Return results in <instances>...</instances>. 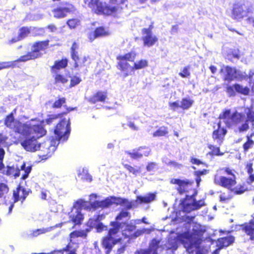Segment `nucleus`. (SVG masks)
Here are the masks:
<instances>
[{"instance_id":"nucleus-22","label":"nucleus","mask_w":254,"mask_h":254,"mask_svg":"<svg viewBox=\"0 0 254 254\" xmlns=\"http://www.w3.org/2000/svg\"><path fill=\"white\" fill-rule=\"evenodd\" d=\"M171 183L179 185L177 189L180 193L187 191L188 189L191 188V184L178 179H172Z\"/></svg>"},{"instance_id":"nucleus-33","label":"nucleus","mask_w":254,"mask_h":254,"mask_svg":"<svg viewBox=\"0 0 254 254\" xmlns=\"http://www.w3.org/2000/svg\"><path fill=\"white\" fill-rule=\"evenodd\" d=\"M36 30L34 27H23L20 30L19 37L22 39L26 37L29 34L34 32Z\"/></svg>"},{"instance_id":"nucleus-16","label":"nucleus","mask_w":254,"mask_h":254,"mask_svg":"<svg viewBox=\"0 0 254 254\" xmlns=\"http://www.w3.org/2000/svg\"><path fill=\"white\" fill-rule=\"evenodd\" d=\"M104 218L105 215L103 214L94 216L93 218L89 219L87 225L88 226L91 228H95L98 233L106 231L107 230V227L100 222Z\"/></svg>"},{"instance_id":"nucleus-24","label":"nucleus","mask_w":254,"mask_h":254,"mask_svg":"<svg viewBox=\"0 0 254 254\" xmlns=\"http://www.w3.org/2000/svg\"><path fill=\"white\" fill-rule=\"evenodd\" d=\"M150 153V149L148 148H140L137 150L129 153L130 157L133 159H139L143 156H147Z\"/></svg>"},{"instance_id":"nucleus-17","label":"nucleus","mask_w":254,"mask_h":254,"mask_svg":"<svg viewBox=\"0 0 254 254\" xmlns=\"http://www.w3.org/2000/svg\"><path fill=\"white\" fill-rule=\"evenodd\" d=\"M142 34V40L145 46H152L158 41L157 37L152 32V28L143 29Z\"/></svg>"},{"instance_id":"nucleus-38","label":"nucleus","mask_w":254,"mask_h":254,"mask_svg":"<svg viewBox=\"0 0 254 254\" xmlns=\"http://www.w3.org/2000/svg\"><path fill=\"white\" fill-rule=\"evenodd\" d=\"M168 133L167 128L165 127H161L158 128L155 132L153 133V136L157 137V136H162L166 135Z\"/></svg>"},{"instance_id":"nucleus-49","label":"nucleus","mask_w":254,"mask_h":254,"mask_svg":"<svg viewBox=\"0 0 254 254\" xmlns=\"http://www.w3.org/2000/svg\"><path fill=\"white\" fill-rule=\"evenodd\" d=\"M128 216V213L127 211H123L120 214L116 217V222L118 223V221L122 220L123 218H127ZM118 228H119V224H118ZM120 229V228H119Z\"/></svg>"},{"instance_id":"nucleus-20","label":"nucleus","mask_w":254,"mask_h":254,"mask_svg":"<svg viewBox=\"0 0 254 254\" xmlns=\"http://www.w3.org/2000/svg\"><path fill=\"white\" fill-rule=\"evenodd\" d=\"M4 154V150L2 148L0 147V171L2 170L4 167L2 161ZM4 182L3 178L0 176V195L4 193H7L8 191V188Z\"/></svg>"},{"instance_id":"nucleus-8","label":"nucleus","mask_w":254,"mask_h":254,"mask_svg":"<svg viewBox=\"0 0 254 254\" xmlns=\"http://www.w3.org/2000/svg\"><path fill=\"white\" fill-rule=\"evenodd\" d=\"M88 6L95 13L110 15L116 13L119 10V6H110L106 3L100 1L99 0H90Z\"/></svg>"},{"instance_id":"nucleus-13","label":"nucleus","mask_w":254,"mask_h":254,"mask_svg":"<svg viewBox=\"0 0 254 254\" xmlns=\"http://www.w3.org/2000/svg\"><path fill=\"white\" fill-rule=\"evenodd\" d=\"M194 193L191 196L187 195L186 199L182 203V207L184 212H190V211L197 209L204 205L203 200L196 201L194 198Z\"/></svg>"},{"instance_id":"nucleus-36","label":"nucleus","mask_w":254,"mask_h":254,"mask_svg":"<svg viewBox=\"0 0 254 254\" xmlns=\"http://www.w3.org/2000/svg\"><path fill=\"white\" fill-rule=\"evenodd\" d=\"M78 177L81 180H86L89 182L92 181L91 176L88 174L87 170L84 169H82L81 171H79Z\"/></svg>"},{"instance_id":"nucleus-47","label":"nucleus","mask_w":254,"mask_h":254,"mask_svg":"<svg viewBox=\"0 0 254 254\" xmlns=\"http://www.w3.org/2000/svg\"><path fill=\"white\" fill-rule=\"evenodd\" d=\"M55 80L56 83L63 84L66 83L68 81L67 78L60 74H57L55 77Z\"/></svg>"},{"instance_id":"nucleus-55","label":"nucleus","mask_w":254,"mask_h":254,"mask_svg":"<svg viewBox=\"0 0 254 254\" xmlns=\"http://www.w3.org/2000/svg\"><path fill=\"white\" fill-rule=\"evenodd\" d=\"M169 105L171 110L175 111L179 108H180L181 103L179 101H176L170 102Z\"/></svg>"},{"instance_id":"nucleus-23","label":"nucleus","mask_w":254,"mask_h":254,"mask_svg":"<svg viewBox=\"0 0 254 254\" xmlns=\"http://www.w3.org/2000/svg\"><path fill=\"white\" fill-rule=\"evenodd\" d=\"M120 69L124 72L125 76H128L131 71H133V66H131L127 61L120 60L118 64Z\"/></svg>"},{"instance_id":"nucleus-2","label":"nucleus","mask_w":254,"mask_h":254,"mask_svg":"<svg viewBox=\"0 0 254 254\" xmlns=\"http://www.w3.org/2000/svg\"><path fill=\"white\" fill-rule=\"evenodd\" d=\"M220 121L217 123V129L213 133V138L216 140L218 144L223 141V137L226 133V127L237 125L243 123L246 120L244 112L239 113L237 111L231 114L230 110H226L219 116Z\"/></svg>"},{"instance_id":"nucleus-4","label":"nucleus","mask_w":254,"mask_h":254,"mask_svg":"<svg viewBox=\"0 0 254 254\" xmlns=\"http://www.w3.org/2000/svg\"><path fill=\"white\" fill-rule=\"evenodd\" d=\"M182 243L187 252L190 254H208L207 249H204L200 246L201 240L198 234H190L185 233L182 237Z\"/></svg>"},{"instance_id":"nucleus-64","label":"nucleus","mask_w":254,"mask_h":254,"mask_svg":"<svg viewBox=\"0 0 254 254\" xmlns=\"http://www.w3.org/2000/svg\"><path fill=\"white\" fill-rule=\"evenodd\" d=\"M47 28L50 32L56 33L58 32L57 28L54 25H50L48 26Z\"/></svg>"},{"instance_id":"nucleus-18","label":"nucleus","mask_w":254,"mask_h":254,"mask_svg":"<svg viewBox=\"0 0 254 254\" xmlns=\"http://www.w3.org/2000/svg\"><path fill=\"white\" fill-rule=\"evenodd\" d=\"M249 9L246 4H236L233 7L232 16L234 18L240 20L247 15Z\"/></svg>"},{"instance_id":"nucleus-7","label":"nucleus","mask_w":254,"mask_h":254,"mask_svg":"<svg viewBox=\"0 0 254 254\" xmlns=\"http://www.w3.org/2000/svg\"><path fill=\"white\" fill-rule=\"evenodd\" d=\"M113 204H121L127 209L136 207L137 202L135 201L129 202L127 199L120 197L110 196L106 198L104 200L96 201L95 206H101V208L108 207Z\"/></svg>"},{"instance_id":"nucleus-28","label":"nucleus","mask_w":254,"mask_h":254,"mask_svg":"<svg viewBox=\"0 0 254 254\" xmlns=\"http://www.w3.org/2000/svg\"><path fill=\"white\" fill-rule=\"evenodd\" d=\"M234 238L232 236H228L227 237L221 238L218 240L217 242V246L219 249L224 247H227L233 243Z\"/></svg>"},{"instance_id":"nucleus-41","label":"nucleus","mask_w":254,"mask_h":254,"mask_svg":"<svg viewBox=\"0 0 254 254\" xmlns=\"http://www.w3.org/2000/svg\"><path fill=\"white\" fill-rule=\"evenodd\" d=\"M246 190L247 189L244 186L238 185L235 188L233 187L231 191L237 194H240L244 193Z\"/></svg>"},{"instance_id":"nucleus-6","label":"nucleus","mask_w":254,"mask_h":254,"mask_svg":"<svg viewBox=\"0 0 254 254\" xmlns=\"http://www.w3.org/2000/svg\"><path fill=\"white\" fill-rule=\"evenodd\" d=\"M235 171L229 168L218 170L214 176V183L230 190L236 184Z\"/></svg>"},{"instance_id":"nucleus-63","label":"nucleus","mask_w":254,"mask_h":254,"mask_svg":"<svg viewBox=\"0 0 254 254\" xmlns=\"http://www.w3.org/2000/svg\"><path fill=\"white\" fill-rule=\"evenodd\" d=\"M128 126L133 130H137L139 129L138 127L132 122H129Z\"/></svg>"},{"instance_id":"nucleus-3","label":"nucleus","mask_w":254,"mask_h":254,"mask_svg":"<svg viewBox=\"0 0 254 254\" xmlns=\"http://www.w3.org/2000/svg\"><path fill=\"white\" fill-rule=\"evenodd\" d=\"M111 224L113 228L109 230V235L103 240L102 245L106 250V253H109L113 246L119 243L121 246L118 248L117 254H121L125 251L127 242L125 239L127 238L125 237L123 239L124 233L119 230L117 222H111Z\"/></svg>"},{"instance_id":"nucleus-62","label":"nucleus","mask_w":254,"mask_h":254,"mask_svg":"<svg viewBox=\"0 0 254 254\" xmlns=\"http://www.w3.org/2000/svg\"><path fill=\"white\" fill-rule=\"evenodd\" d=\"M57 116L56 115H52L49 116V118L46 120V122L47 124H50L53 121L57 119Z\"/></svg>"},{"instance_id":"nucleus-53","label":"nucleus","mask_w":254,"mask_h":254,"mask_svg":"<svg viewBox=\"0 0 254 254\" xmlns=\"http://www.w3.org/2000/svg\"><path fill=\"white\" fill-rule=\"evenodd\" d=\"M220 201L222 202H227L231 198V196L230 194L222 193L219 196Z\"/></svg>"},{"instance_id":"nucleus-19","label":"nucleus","mask_w":254,"mask_h":254,"mask_svg":"<svg viewBox=\"0 0 254 254\" xmlns=\"http://www.w3.org/2000/svg\"><path fill=\"white\" fill-rule=\"evenodd\" d=\"M160 242L156 239L152 241L147 250H140L137 251L135 254H158L162 251V248L159 246Z\"/></svg>"},{"instance_id":"nucleus-9","label":"nucleus","mask_w":254,"mask_h":254,"mask_svg":"<svg viewBox=\"0 0 254 254\" xmlns=\"http://www.w3.org/2000/svg\"><path fill=\"white\" fill-rule=\"evenodd\" d=\"M70 131L69 119H63L56 126L54 130L55 140L64 141L68 139Z\"/></svg>"},{"instance_id":"nucleus-21","label":"nucleus","mask_w":254,"mask_h":254,"mask_svg":"<svg viewBox=\"0 0 254 254\" xmlns=\"http://www.w3.org/2000/svg\"><path fill=\"white\" fill-rule=\"evenodd\" d=\"M28 194V191L25 190L21 186H19L15 190L13 191L14 203L18 201H23Z\"/></svg>"},{"instance_id":"nucleus-52","label":"nucleus","mask_w":254,"mask_h":254,"mask_svg":"<svg viewBox=\"0 0 254 254\" xmlns=\"http://www.w3.org/2000/svg\"><path fill=\"white\" fill-rule=\"evenodd\" d=\"M252 219L250 220L249 223H246L243 227V230L244 231L246 230V228L247 227L250 226L251 227V229L254 228V213L251 216Z\"/></svg>"},{"instance_id":"nucleus-15","label":"nucleus","mask_w":254,"mask_h":254,"mask_svg":"<svg viewBox=\"0 0 254 254\" xmlns=\"http://www.w3.org/2000/svg\"><path fill=\"white\" fill-rule=\"evenodd\" d=\"M58 140H55L52 136L50 140L41 144V147L39 150L43 152V156L49 157L56 150V147L59 144Z\"/></svg>"},{"instance_id":"nucleus-14","label":"nucleus","mask_w":254,"mask_h":254,"mask_svg":"<svg viewBox=\"0 0 254 254\" xmlns=\"http://www.w3.org/2000/svg\"><path fill=\"white\" fill-rule=\"evenodd\" d=\"M86 236V234L83 231H74L70 234V242L66 248L60 251H55L54 252H60L63 254L64 252H65V254H76L75 252L77 248V245L72 242L73 239L78 237H85Z\"/></svg>"},{"instance_id":"nucleus-12","label":"nucleus","mask_w":254,"mask_h":254,"mask_svg":"<svg viewBox=\"0 0 254 254\" xmlns=\"http://www.w3.org/2000/svg\"><path fill=\"white\" fill-rule=\"evenodd\" d=\"M1 171L3 173L7 175L13 176L15 177L19 176L20 171H24L25 174L23 175L22 179H25L31 171V166H26L25 164L23 163L19 167L18 166L16 167L14 166L8 167L6 169L3 168Z\"/></svg>"},{"instance_id":"nucleus-54","label":"nucleus","mask_w":254,"mask_h":254,"mask_svg":"<svg viewBox=\"0 0 254 254\" xmlns=\"http://www.w3.org/2000/svg\"><path fill=\"white\" fill-rule=\"evenodd\" d=\"M246 233L250 236V239L252 240H254V228L251 229V227L250 226L247 227L246 228V230L245 231Z\"/></svg>"},{"instance_id":"nucleus-32","label":"nucleus","mask_w":254,"mask_h":254,"mask_svg":"<svg viewBox=\"0 0 254 254\" xmlns=\"http://www.w3.org/2000/svg\"><path fill=\"white\" fill-rule=\"evenodd\" d=\"M148 62L146 60L141 59L134 62L133 64L134 70L140 69L148 66Z\"/></svg>"},{"instance_id":"nucleus-43","label":"nucleus","mask_w":254,"mask_h":254,"mask_svg":"<svg viewBox=\"0 0 254 254\" xmlns=\"http://www.w3.org/2000/svg\"><path fill=\"white\" fill-rule=\"evenodd\" d=\"M254 135V132L252 133L250 136L248 137V140L244 144V149L245 151H247L250 148H252L254 144V142L250 139Z\"/></svg>"},{"instance_id":"nucleus-27","label":"nucleus","mask_w":254,"mask_h":254,"mask_svg":"<svg viewBox=\"0 0 254 254\" xmlns=\"http://www.w3.org/2000/svg\"><path fill=\"white\" fill-rule=\"evenodd\" d=\"M155 197L156 194L153 193L147 194L143 196H138L136 199V202H137V204L148 203L155 200Z\"/></svg>"},{"instance_id":"nucleus-40","label":"nucleus","mask_w":254,"mask_h":254,"mask_svg":"<svg viewBox=\"0 0 254 254\" xmlns=\"http://www.w3.org/2000/svg\"><path fill=\"white\" fill-rule=\"evenodd\" d=\"M51 228L38 229L33 230L30 234L31 237H37L40 234H45L51 230Z\"/></svg>"},{"instance_id":"nucleus-48","label":"nucleus","mask_w":254,"mask_h":254,"mask_svg":"<svg viewBox=\"0 0 254 254\" xmlns=\"http://www.w3.org/2000/svg\"><path fill=\"white\" fill-rule=\"evenodd\" d=\"M125 167L129 172L132 173L134 175H136L137 173L140 172V167L135 168L128 165H125Z\"/></svg>"},{"instance_id":"nucleus-5","label":"nucleus","mask_w":254,"mask_h":254,"mask_svg":"<svg viewBox=\"0 0 254 254\" xmlns=\"http://www.w3.org/2000/svg\"><path fill=\"white\" fill-rule=\"evenodd\" d=\"M96 201L91 203L83 199L77 200L74 204L73 208L69 215V218L71 221L75 224H80L83 220V214L81 213V210L84 209L89 211L95 210V208H101V206H95Z\"/></svg>"},{"instance_id":"nucleus-34","label":"nucleus","mask_w":254,"mask_h":254,"mask_svg":"<svg viewBox=\"0 0 254 254\" xmlns=\"http://www.w3.org/2000/svg\"><path fill=\"white\" fill-rule=\"evenodd\" d=\"M234 88L236 92L244 95H248L250 91L249 88L246 86H243L239 84H234Z\"/></svg>"},{"instance_id":"nucleus-10","label":"nucleus","mask_w":254,"mask_h":254,"mask_svg":"<svg viewBox=\"0 0 254 254\" xmlns=\"http://www.w3.org/2000/svg\"><path fill=\"white\" fill-rule=\"evenodd\" d=\"M220 72L222 74L225 80L232 81L235 79L243 80L247 78V75L245 73L237 70L235 67H232L228 65H223Z\"/></svg>"},{"instance_id":"nucleus-42","label":"nucleus","mask_w":254,"mask_h":254,"mask_svg":"<svg viewBox=\"0 0 254 254\" xmlns=\"http://www.w3.org/2000/svg\"><path fill=\"white\" fill-rule=\"evenodd\" d=\"M67 24L70 28H75L80 24V20L77 18L69 19L67 21Z\"/></svg>"},{"instance_id":"nucleus-39","label":"nucleus","mask_w":254,"mask_h":254,"mask_svg":"<svg viewBox=\"0 0 254 254\" xmlns=\"http://www.w3.org/2000/svg\"><path fill=\"white\" fill-rule=\"evenodd\" d=\"M110 33L108 30H106L103 27H99L95 30V34L96 35L97 38L99 37L105 36L109 35Z\"/></svg>"},{"instance_id":"nucleus-26","label":"nucleus","mask_w":254,"mask_h":254,"mask_svg":"<svg viewBox=\"0 0 254 254\" xmlns=\"http://www.w3.org/2000/svg\"><path fill=\"white\" fill-rule=\"evenodd\" d=\"M73 7L72 5L68 7L59 8L53 10L54 15L57 18H62L66 15V13L72 11Z\"/></svg>"},{"instance_id":"nucleus-1","label":"nucleus","mask_w":254,"mask_h":254,"mask_svg":"<svg viewBox=\"0 0 254 254\" xmlns=\"http://www.w3.org/2000/svg\"><path fill=\"white\" fill-rule=\"evenodd\" d=\"M5 125L23 137L20 139V143L26 151L35 152L40 148L41 144L38 142L37 139L45 135L46 130L41 124L35 120L22 123L15 120L13 115L10 114L5 119Z\"/></svg>"},{"instance_id":"nucleus-46","label":"nucleus","mask_w":254,"mask_h":254,"mask_svg":"<svg viewBox=\"0 0 254 254\" xmlns=\"http://www.w3.org/2000/svg\"><path fill=\"white\" fill-rule=\"evenodd\" d=\"M79 47L78 45L76 43L74 42L71 46V57L72 59L76 58V56L78 55V52L77 50Z\"/></svg>"},{"instance_id":"nucleus-61","label":"nucleus","mask_w":254,"mask_h":254,"mask_svg":"<svg viewBox=\"0 0 254 254\" xmlns=\"http://www.w3.org/2000/svg\"><path fill=\"white\" fill-rule=\"evenodd\" d=\"M12 64L10 62H5L0 63V70L4 68H7L12 66Z\"/></svg>"},{"instance_id":"nucleus-51","label":"nucleus","mask_w":254,"mask_h":254,"mask_svg":"<svg viewBox=\"0 0 254 254\" xmlns=\"http://www.w3.org/2000/svg\"><path fill=\"white\" fill-rule=\"evenodd\" d=\"M152 231V229H151L143 228L140 230H137L135 232V235L137 237L144 233L149 234Z\"/></svg>"},{"instance_id":"nucleus-45","label":"nucleus","mask_w":254,"mask_h":254,"mask_svg":"<svg viewBox=\"0 0 254 254\" xmlns=\"http://www.w3.org/2000/svg\"><path fill=\"white\" fill-rule=\"evenodd\" d=\"M179 74L183 78L188 77L190 74V67L187 66L183 67Z\"/></svg>"},{"instance_id":"nucleus-44","label":"nucleus","mask_w":254,"mask_h":254,"mask_svg":"<svg viewBox=\"0 0 254 254\" xmlns=\"http://www.w3.org/2000/svg\"><path fill=\"white\" fill-rule=\"evenodd\" d=\"M208 148L211 150L209 154L215 155H222L223 153H220V149L218 147H215L213 145L208 144Z\"/></svg>"},{"instance_id":"nucleus-30","label":"nucleus","mask_w":254,"mask_h":254,"mask_svg":"<svg viewBox=\"0 0 254 254\" xmlns=\"http://www.w3.org/2000/svg\"><path fill=\"white\" fill-rule=\"evenodd\" d=\"M180 103L181 108L183 110H187L192 106L194 103V101L190 98H184L182 99Z\"/></svg>"},{"instance_id":"nucleus-50","label":"nucleus","mask_w":254,"mask_h":254,"mask_svg":"<svg viewBox=\"0 0 254 254\" xmlns=\"http://www.w3.org/2000/svg\"><path fill=\"white\" fill-rule=\"evenodd\" d=\"M158 167L157 164L155 162H150L146 166L147 171L148 172L154 171Z\"/></svg>"},{"instance_id":"nucleus-56","label":"nucleus","mask_w":254,"mask_h":254,"mask_svg":"<svg viewBox=\"0 0 254 254\" xmlns=\"http://www.w3.org/2000/svg\"><path fill=\"white\" fill-rule=\"evenodd\" d=\"M81 81L80 78L77 76H73L70 80V86L71 87L74 86L79 84Z\"/></svg>"},{"instance_id":"nucleus-31","label":"nucleus","mask_w":254,"mask_h":254,"mask_svg":"<svg viewBox=\"0 0 254 254\" xmlns=\"http://www.w3.org/2000/svg\"><path fill=\"white\" fill-rule=\"evenodd\" d=\"M136 54L134 52H131L126 54L124 55H121L118 57L117 59L119 60L133 62L135 59Z\"/></svg>"},{"instance_id":"nucleus-11","label":"nucleus","mask_w":254,"mask_h":254,"mask_svg":"<svg viewBox=\"0 0 254 254\" xmlns=\"http://www.w3.org/2000/svg\"><path fill=\"white\" fill-rule=\"evenodd\" d=\"M48 43V41H44L35 43L33 46L32 51L27 55L21 57L18 61L26 62L39 57L41 56L40 51H43L47 48Z\"/></svg>"},{"instance_id":"nucleus-37","label":"nucleus","mask_w":254,"mask_h":254,"mask_svg":"<svg viewBox=\"0 0 254 254\" xmlns=\"http://www.w3.org/2000/svg\"><path fill=\"white\" fill-rule=\"evenodd\" d=\"M245 116L246 115L247 116V120L251 122H254V108H245L244 109Z\"/></svg>"},{"instance_id":"nucleus-29","label":"nucleus","mask_w":254,"mask_h":254,"mask_svg":"<svg viewBox=\"0 0 254 254\" xmlns=\"http://www.w3.org/2000/svg\"><path fill=\"white\" fill-rule=\"evenodd\" d=\"M107 98V93L105 92H98L92 97L89 101L92 103H95L97 102H104Z\"/></svg>"},{"instance_id":"nucleus-25","label":"nucleus","mask_w":254,"mask_h":254,"mask_svg":"<svg viewBox=\"0 0 254 254\" xmlns=\"http://www.w3.org/2000/svg\"><path fill=\"white\" fill-rule=\"evenodd\" d=\"M74 62V66L75 68L79 69L80 68L86 65V63L89 61V56H83L79 57L78 55L76 56V58L72 59Z\"/></svg>"},{"instance_id":"nucleus-35","label":"nucleus","mask_w":254,"mask_h":254,"mask_svg":"<svg viewBox=\"0 0 254 254\" xmlns=\"http://www.w3.org/2000/svg\"><path fill=\"white\" fill-rule=\"evenodd\" d=\"M67 61L66 59L56 62L55 65L52 67V71L53 72H56V69H60L64 68L67 65Z\"/></svg>"},{"instance_id":"nucleus-60","label":"nucleus","mask_w":254,"mask_h":254,"mask_svg":"<svg viewBox=\"0 0 254 254\" xmlns=\"http://www.w3.org/2000/svg\"><path fill=\"white\" fill-rule=\"evenodd\" d=\"M235 90L234 85L233 86H229L227 88V92L229 96L235 95Z\"/></svg>"},{"instance_id":"nucleus-58","label":"nucleus","mask_w":254,"mask_h":254,"mask_svg":"<svg viewBox=\"0 0 254 254\" xmlns=\"http://www.w3.org/2000/svg\"><path fill=\"white\" fill-rule=\"evenodd\" d=\"M65 102V99L63 98H61L59 100L56 101L54 104V107L56 108L60 107Z\"/></svg>"},{"instance_id":"nucleus-59","label":"nucleus","mask_w":254,"mask_h":254,"mask_svg":"<svg viewBox=\"0 0 254 254\" xmlns=\"http://www.w3.org/2000/svg\"><path fill=\"white\" fill-rule=\"evenodd\" d=\"M7 139V137H6L5 136L3 135L2 134H0V146H7V143H6Z\"/></svg>"},{"instance_id":"nucleus-57","label":"nucleus","mask_w":254,"mask_h":254,"mask_svg":"<svg viewBox=\"0 0 254 254\" xmlns=\"http://www.w3.org/2000/svg\"><path fill=\"white\" fill-rule=\"evenodd\" d=\"M244 121L245 122V123L243 124L239 128L240 131H245L247 130L249 128L248 121L246 119Z\"/></svg>"}]
</instances>
